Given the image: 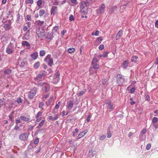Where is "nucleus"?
Returning a JSON list of instances; mask_svg holds the SVG:
<instances>
[{"mask_svg":"<svg viewBox=\"0 0 158 158\" xmlns=\"http://www.w3.org/2000/svg\"><path fill=\"white\" fill-rule=\"evenodd\" d=\"M116 82L119 86H121L125 82L124 76L121 74H118L116 76Z\"/></svg>","mask_w":158,"mask_h":158,"instance_id":"1","label":"nucleus"},{"mask_svg":"<svg viewBox=\"0 0 158 158\" xmlns=\"http://www.w3.org/2000/svg\"><path fill=\"white\" fill-rule=\"evenodd\" d=\"M80 8L81 13H84V15H86L87 14V8L85 2H82L81 3Z\"/></svg>","mask_w":158,"mask_h":158,"instance_id":"2","label":"nucleus"},{"mask_svg":"<svg viewBox=\"0 0 158 158\" xmlns=\"http://www.w3.org/2000/svg\"><path fill=\"white\" fill-rule=\"evenodd\" d=\"M37 91V89L35 87H34L31 89L30 91L28 93L29 98L31 99H33Z\"/></svg>","mask_w":158,"mask_h":158,"instance_id":"3","label":"nucleus"},{"mask_svg":"<svg viewBox=\"0 0 158 158\" xmlns=\"http://www.w3.org/2000/svg\"><path fill=\"white\" fill-rule=\"evenodd\" d=\"M38 85H42L43 86L42 87V90L43 92L44 93H46L48 91L49 89H50V86L49 85L46 83H42V82L40 83H38Z\"/></svg>","mask_w":158,"mask_h":158,"instance_id":"4","label":"nucleus"},{"mask_svg":"<svg viewBox=\"0 0 158 158\" xmlns=\"http://www.w3.org/2000/svg\"><path fill=\"white\" fill-rule=\"evenodd\" d=\"M29 135V133L27 132L21 134L19 136V139L21 141L27 140L28 139Z\"/></svg>","mask_w":158,"mask_h":158,"instance_id":"5","label":"nucleus"},{"mask_svg":"<svg viewBox=\"0 0 158 158\" xmlns=\"http://www.w3.org/2000/svg\"><path fill=\"white\" fill-rule=\"evenodd\" d=\"M44 61L48 63L49 66H51L52 65L53 60L52 58L51 57L50 55H48L44 59Z\"/></svg>","mask_w":158,"mask_h":158,"instance_id":"6","label":"nucleus"},{"mask_svg":"<svg viewBox=\"0 0 158 158\" xmlns=\"http://www.w3.org/2000/svg\"><path fill=\"white\" fill-rule=\"evenodd\" d=\"M60 74L58 71L56 70L53 77V82L54 83H56L59 80Z\"/></svg>","mask_w":158,"mask_h":158,"instance_id":"7","label":"nucleus"},{"mask_svg":"<svg viewBox=\"0 0 158 158\" xmlns=\"http://www.w3.org/2000/svg\"><path fill=\"white\" fill-rule=\"evenodd\" d=\"M152 125H153L155 129H157L158 128V118L154 117L153 118L152 121Z\"/></svg>","mask_w":158,"mask_h":158,"instance_id":"8","label":"nucleus"},{"mask_svg":"<svg viewBox=\"0 0 158 158\" xmlns=\"http://www.w3.org/2000/svg\"><path fill=\"white\" fill-rule=\"evenodd\" d=\"M18 63L19 65L21 67H23L25 66L27 63L26 59L25 58L23 59L19 58L18 61Z\"/></svg>","mask_w":158,"mask_h":158,"instance_id":"9","label":"nucleus"},{"mask_svg":"<svg viewBox=\"0 0 158 158\" xmlns=\"http://www.w3.org/2000/svg\"><path fill=\"white\" fill-rule=\"evenodd\" d=\"M30 116L28 115L27 116H25L23 115H21L19 117L20 119L24 122H27L30 120Z\"/></svg>","mask_w":158,"mask_h":158,"instance_id":"10","label":"nucleus"},{"mask_svg":"<svg viewBox=\"0 0 158 158\" xmlns=\"http://www.w3.org/2000/svg\"><path fill=\"white\" fill-rule=\"evenodd\" d=\"M99 65L98 64H97L94 65H91V67L89 69V72L90 74H93V69H97L99 68Z\"/></svg>","mask_w":158,"mask_h":158,"instance_id":"11","label":"nucleus"},{"mask_svg":"<svg viewBox=\"0 0 158 158\" xmlns=\"http://www.w3.org/2000/svg\"><path fill=\"white\" fill-rule=\"evenodd\" d=\"M30 36V30H27V31L24 35V36L23 38V40H28Z\"/></svg>","mask_w":158,"mask_h":158,"instance_id":"12","label":"nucleus"},{"mask_svg":"<svg viewBox=\"0 0 158 158\" xmlns=\"http://www.w3.org/2000/svg\"><path fill=\"white\" fill-rule=\"evenodd\" d=\"M12 73V70L9 69H5L4 71V74L6 75L8 77H10L11 76Z\"/></svg>","mask_w":158,"mask_h":158,"instance_id":"13","label":"nucleus"},{"mask_svg":"<svg viewBox=\"0 0 158 158\" xmlns=\"http://www.w3.org/2000/svg\"><path fill=\"white\" fill-rule=\"evenodd\" d=\"M43 77H42L40 74L38 75V76L35 79V81L36 82L37 84L38 85V83L42 82L41 80L42 79Z\"/></svg>","mask_w":158,"mask_h":158,"instance_id":"14","label":"nucleus"},{"mask_svg":"<svg viewBox=\"0 0 158 158\" xmlns=\"http://www.w3.org/2000/svg\"><path fill=\"white\" fill-rule=\"evenodd\" d=\"M123 34V31L120 30L118 32L116 36V40H118L120 39L122 35Z\"/></svg>","mask_w":158,"mask_h":158,"instance_id":"15","label":"nucleus"},{"mask_svg":"<svg viewBox=\"0 0 158 158\" xmlns=\"http://www.w3.org/2000/svg\"><path fill=\"white\" fill-rule=\"evenodd\" d=\"M105 6L104 4H102L100 7L97 10V12L99 11L100 13L102 14L103 12Z\"/></svg>","mask_w":158,"mask_h":158,"instance_id":"16","label":"nucleus"},{"mask_svg":"<svg viewBox=\"0 0 158 158\" xmlns=\"http://www.w3.org/2000/svg\"><path fill=\"white\" fill-rule=\"evenodd\" d=\"M129 64V62L128 60L124 61L122 64L123 67L125 69H126L128 67Z\"/></svg>","mask_w":158,"mask_h":158,"instance_id":"17","label":"nucleus"},{"mask_svg":"<svg viewBox=\"0 0 158 158\" xmlns=\"http://www.w3.org/2000/svg\"><path fill=\"white\" fill-rule=\"evenodd\" d=\"M73 103L71 100H69L67 103V107L69 110L71 109L73 106Z\"/></svg>","mask_w":158,"mask_h":158,"instance_id":"18","label":"nucleus"},{"mask_svg":"<svg viewBox=\"0 0 158 158\" xmlns=\"http://www.w3.org/2000/svg\"><path fill=\"white\" fill-rule=\"evenodd\" d=\"M38 53L36 51H35V52L33 53L31 55V58L34 60H36L38 57Z\"/></svg>","mask_w":158,"mask_h":158,"instance_id":"19","label":"nucleus"},{"mask_svg":"<svg viewBox=\"0 0 158 158\" xmlns=\"http://www.w3.org/2000/svg\"><path fill=\"white\" fill-rule=\"evenodd\" d=\"M53 33L52 32L51 33L49 32L47 35L46 38L50 40H52L53 37Z\"/></svg>","mask_w":158,"mask_h":158,"instance_id":"20","label":"nucleus"},{"mask_svg":"<svg viewBox=\"0 0 158 158\" xmlns=\"http://www.w3.org/2000/svg\"><path fill=\"white\" fill-rule=\"evenodd\" d=\"M57 10V7L53 6L51 10V14L54 15L55 14V11Z\"/></svg>","mask_w":158,"mask_h":158,"instance_id":"21","label":"nucleus"},{"mask_svg":"<svg viewBox=\"0 0 158 158\" xmlns=\"http://www.w3.org/2000/svg\"><path fill=\"white\" fill-rule=\"evenodd\" d=\"M138 58L137 56H133L131 57V61L132 62L136 63L137 62V59Z\"/></svg>","mask_w":158,"mask_h":158,"instance_id":"22","label":"nucleus"},{"mask_svg":"<svg viewBox=\"0 0 158 158\" xmlns=\"http://www.w3.org/2000/svg\"><path fill=\"white\" fill-rule=\"evenodd\" d=\"M22 45L23 46H26L27 47H30V44L27 41H23L22 42Z\"/></svg>","mask_w":158,"mask_h":158,"instance_id":"23","label":"nucleus"},{"mask_svg":"<svg viewBox=\"0 0 158 158\" xmlns=\"http://www.w3.org/2000/svg\"><path fill=\"white\" fill-rule=\"evenodd\" d=\"M6 52L8 54H10L13 52V51L9 46H8L6 48Z\"/></svg>","mask_w":158,"mask_h":158,"instance_id":"24","label":"nucleus"},{"mask_svg":"<svg viewBox=\"0 0 158 158\" xmlns=\"http://www.w3.org/2000/svg\"><path fill=\"white\" fill-rule=\"evenodd\" d=\"M87 132V131L86 130H85V131H81L80 133V139L84 136L86 133Z\"/></svg>","mask_w":158,"mask_h":158,"instance_id":"25","label":"nucleus"},{"mask_svg":"<svg viewBox=\"0 0 158 158\" xmlns=\"http://www.w3.org/2000/svg\"><path fill=\"white\" fill-rule=\"evenodd\" d=\"M45 121L44 120H42L39 123L38 126L36 127V128L38 129H40L43 125Z\"/></svg>","mask_w":158,"mask_h":158,"instance_id":"26","label":"nucleus"},{"mask_svg":"<svg viewBox=\"0 0 158 158\" xmlns=\"http://www.w3.org/2000/svg\"><path fill=\"white\" fill-rule=\"evenodd\" d=\"M58 117L57 116V115L56 114V115L54 117H53L52 116H49V119L50 120L54 121L57 120L58 119Z\"/></svg>","mask_w":158,"mask_h":158,"instance_id":"27","label":"nucleus"},{"mask_svg":"<svg viewBox=\"0 0 158 158\" xmlns=\"http://www.w3.org/2000/svg\"><path fill=\"white\" fill-rule=\"evenodd\" d=\"M98 60L96 58H94L92 62V64L91 65H93L95 64H98Z\"/></svg>","mask_w":158,"mask_h":158,"instance_id":"28","label":"nucleus"},{"mask_svg":"<svg viewBox=\"0 0 158 158\" xmlns=\"http://www.w3.org/2000/svg\"><path fill=\"white\" fill-rule=\"evenodd\" d=\"M40 65V62L39 61H38L34 64V67L35 69H37L39 67Z\"/></svg>","mask_w":158,"mask_h":158,"instance_id":"29","label":"nucleus"},{"mask_svg":"<svg viewBox=\"0 0 158 158\" xmlns=\"http://www.w3.org/2000/svg\"><path fill=\"white\" fill-rule=\"evenodd\" d=\"M45 13V11L44 10H41L39 12V16L41 17L43 16Z\"/></svg>","mask_w":158,"mask_h":158,"instance_id":"30","label":"nucleus"},{"mask_svg":"<svg viewBox=\"0 0 158 158\" xmlns=\"http://www.w3.org/2000/svg\"><path fill=\"white\" fill-rule=\"evenodd\" d=\"M40 33L38 34H40L41 35H44V31L42 28H41L39 30Z\"/></svg>","mask_w":158,"mask_h":158,"instance_id":"31","label":"nucleus"},{"mask_svg":"<svg viewBox=\"0 0 158 158\" xmlns=\"http://www.w3.org/2000/svg\"><path fill=\"white\" fill-rule=\"evenodd\" d=\"M14 102H13V101L10 102H9V103L8 108L10 109H11L12 108L13 106L14 105Z\"/></svg>","mask_w":158,"mask_h":158,"instance_id":"32","label":"nucleus"},{"mask_svg":"<svg viewBox=\"0 0 158 158\" xmlns=\"http://www.w3.org/2000/svg\"><path fill=\"white\" fill-rule=\"evenodd\" d=\"M33 0H25V3L26 4H32L33 3Z\"/></svg>","mask_w":158,"mask_h":158,"instance_id":"33","label":"nucleus"},{"mask_svg":"<svg viewBox=\"0 0 158 158\" xmlns=\"http://www.w3.org/2000/svg\"><path fill=\"white\" fill-rule=\"evenodd\" d=\"M47 74V72L45 71H42L40 72V74L42 77H44Z\"/></svg>","mask_w":158,"mask_h":158,"instance_id":"34","label":"nucleus"},{"mask_svg":"<svg viewBox=\"0 0 158 158\" xmlns=\"http://www.w3.org/2000/svg\"><path fill=\"white\" fill-rule=\"evenodd\" d=\"M75 49L74 48H70L68 49V52L69 53H72L75 51Z\"/></svg>","mask_w":158,"mask_h":158,"instance_id":"35","label":"nucleus"},{"mask_svg":"<svg viewBox=\"0 0 158 158\" xmlns=\"http://www.w3.org/2000/svg\"><path fill=\"white\" fill-rule=\"evenodd\" d=\"M45 53V52L44 50L40 51V56H43L44 55Z\"/></svg>","mask_w":158,"mask_h":158,"instance_id":"36","label":"nucleus"},{"mask_svg":"<svg viewBox=\"0 0 158 158\" xmlns=\"http://www.w3.org/2000/svg\"><path fill=\"white\" fill-rule=\"evenodd\" d=\"M58 26H56L55 27H54V28H53L52 30V32L53 33L56 32L58 30Z\"/></svg>","mask_w":158,"mask_h":158,"instance_id":"37","label":"nucleus"},{"mask_svg":"<svg viewBox=\"0 0 158 158\" xmlns=\"http://www.w3.org/2000/svg\"><path fill=\"white\" fill-rule=\"evenodd\" d=\"M15 130L18 131H21L19 127L17 125H16L13 129L14 131H15Z\"/></svg>","mask_w":158,"mask_h":158,"instance_id":"38","label":"nucleus"},{"mask_svg":"<svg viewBox=\"0 0 158 158\" xmlns=\"http://www.w3.org/2000/svg\"><path fill=\"white\" fill-rule=\"evenodd\" d=\"M109 53V52L108 51H105L102 54L103 57H106L108 56V54Z\"/></svg>","mask_w":158,"mask_h":158,"instance_id":"39","label":"nucleus"},{"mask_svg":"<svg viewBox=\"0 0 158 158\" xmlns=\"http://www.w3.org/2000/svg\"><path fill=\"white\" fill-rule=\"evenodd\" d=\"M99 35V31H98L97 30L95 32H93L92 33L93 35L98 36Z\"/></svg>","mask_w":158,"mask_h":158,"instance_id":"40","label":"nucleus"},{"mask_svg":"<svg viewBox=\"0 0 158 158\" xmlns=\"http://www.w3.org/2000/svg\"><path fill=\"white\" fill-rule=\"evenodd\" d=\"M15 131V133L13 134V135L14 136V137H15L16 136H17V135H18L19 133V131L15 130V131H14L13 130V132H14Z\"/></svg>","mask_w":158,"mask_h":158,"instance_id":"41","label":"nucleus"},{"mask_svg":"<svg viewBox=\"0 0 158 158\" xmlns=\"http://www.w3.org/2000/svg\"><path fill=\"white\" fill-rule=\"evenodd\" d=\"M42 112L41 111L39 112L35 116V118H38L42 114Z\"/></svg>","mask_w":158,"mask_h":158,"instance_id":"42","label":"nucleus"},{"mask_svg":"<svg viewBox=\"0 0 158 158\" xmlns=\"http://www.w3.org/2000/svg\"><path fill=\"white\" fill-rule=\"evenodd\" d=\"M78 132V129L76 128L75 129V131L73 132V136H75V135H76V134Z\"/></svg>","mask_w":158,"mask_h":158,"instance_id":"43","label":"nucleus"},{"mask_svg":"<svg viewBox=\"0 0 158 158\" xmlns=\"http://www.w3.org/2000/svg\"><path fill=\"white\" fill-rule=\"evenodd\" d=\"M107 80L106 79H104L102 80V84L105 85L106 84L107 82Z\"/></svg>","mask_w":158,"mask_h":158,"instance_id":"44","label":"nucleus"},{"mask_svg":"<svg viewBox=\"0 0 158 158\" xmlns=\"http://www.w3.org/2000/svg\"><path fill=\"white\" fill-rule=\"evenodd\" d=\"M39 142V139L36 137L35 138L34 141V143L35 144H37Z\"/></svg>","mask_w":158,"mask_h":158,"instance_id":"45","label":"nucleus"},{"mask_svg":"<svg viewBox=\"0 0 158 158\" xmlns=\"http://www.w3.org/2000/svg\"><path fill=\"white\" fill-rule=\"evenodd\" d=\"M42 4V0H38L37 2V5L39 6H40Z\"/></svg>","mask_w":158,"mask_h":158,"instance_id":"46","label":"nucleus"},{"mask_svg":"<svg viewBox=\"0 0 158 158\" xmlns=\"http://www.w3.org/2000/svg\"><path fill=\"white\" fill-rule=\"evenodd\" d=\"M96 153V152L95 151H94L91 152L89 154L91 155L93 157L94 156Z\"/></svg>","mask_w":158,"mask_h":158,"instance_id":"47","label":"nucleus"},{"mask_svg":"<svg viewBox=\"0 0 158 158\" xmlns=\"http://www.w3.org/2000/svg\"><path fill=\"white\" fill-rule=\"evenodd\" d=\"M106 135H102V136H101L100 137V140H103L106 138Z\"/></svg>","mask_w":158,"mask_h":158,"instance_id":"48","label":"nucleus"},{"mask_svg":"<svg viewBox=\"0 0 158 158\" xmlns=\"http://www.w3.org/2000/svg\"><path fill=\"white\" fill-rule=\"evenodd\" d=\"M44 23V21H40L39 20L38 21V24L39 26H41Z\"/></svg>","mask_w":158,"mask_h":158,"instance_id":"49","label":"nucleus"},{"mask_svg":"<svg viewBox=\"0 0 158 158\" xmlns=\"http://www.w3.org/2000/svg\"><path fill=\"white\" fill-rule=\"evenodd\" d=\"M69 20L70 21H73L74 20V18L73 16V15H70V17L69 18Z\"/></svg>","mask_w":158,"mask_h":158,"instance_id":"50","label":"nucleus"},{"mask_svg":"<svg viewBox=\"0 0 158 158\" xmlns=\"http://www.w3.org/2000/svg\"><path fill=\"white\" fill-rule=\"evenodd\" d=\"M111 133L110 131H108L107 133V137L108 138H110L111 137Z\"/></svg>","mask_w":158,"mask_h":158,"instance_id":"51","label":"nucleus"},{"mask_svg":"<svg viewBox=\"0 0 158 158\" xmlns=\"http://www.w3.org/2000/svg\"><path fill=\"white\" fill-rule=\"evenodd\" d=\"M44 105V103L43 102H40L39 104V107L40 108H42Z\"/></svg>","mask_w":158,"mask_h":158,"instance_id":"52","label":"nucleus"},{"mask_svg":"<svg viewBox=\"0 0 158 158\" xmlns=\"http://www.w3.org/2000/svg\"><path fill=\"white\" fill-rule=\"evenodd\" d=\"M27 19L28 21H31V16L30 15H27L26 16Z\"/></svg>","mask_w":158,"mask_h":158,"instance_id":"53","label":"nucleus"},{"mask_svg":"<svg viewBox=\"0 0 158 158\" xmlns=\"http://www.w3.org/2000/svg\"><path fill=\"white\" fill-rule=\"evenodd\" d=\"M34 127V126H29V127L28 128V131H31L33 130Z\"/></svg>","mask_w":158,"mask_h":158,"instance_id":"54","label":"nucleus"},{"mask_svg":"<svg viewBox=\"0 0 158 158\" xmlns=\"http://www.w3.org/2000/svg\"><path fill=\"white\" fill-rule=\"evenodd\" d=\"M4 103V99L2 98L0 99V106H2Z\"/></svg>","mask_w":158,"mask_h":158,"instance_id":"55","label":"nucleus"},{"mask_svg":"<svg viewBox=\"0 0 158 158\" xmlns=\"http://www.w3.org/2000/svg\"><path fill=\"white\" fill-rule=\"evenodd\" d=\"M135 90V88H132L130 90V93L131 94H132L134 93Z\"/></svg>","mask_w":158,"mask_h":158,"instance_id":"56","label":"nucleus"},{"mask_svg":"<svg viewBox=\"0 0 158 158\" xmlns=\"http://www.w3.org/2000/svg\"><path fill=\"white\" fill-rule=\"evenodd\" d=\"M108 107L110 110H112L114 109V106L113 105H111L108 106Z\"/></svg>","mask_w":158,"mask_h":158,"instance_id":"57","label":"nucleus"},{"mask_svg":"<svg viewBox=\"0 0 158 158\" xmlns=\"http://www.w3.org/2000/svg\"><path fill=\"white\" fill-rule=\"evenodd\" d=\"M151 147V145L150 144H148L146 147V149L147 150H149L150 149Z\"/></svg>","mask_w":158,"mask_h":158,"instance_id":"58","label":"nucleus"},{"mask_svg":"<svg viewBox=\"0 0 158 158\" xmlns=\"http://www.w3.org/2000/svg\"><path fill=\"white\" fill-rule=\"evenodd\" d=\"M22 123V120H21L20 118L19 119H16V124H18L19 123Z\"/></svg>","mask_w":158,"mask_h":158,"instance_id":"59","label":"nucleus"},{"mask_svg":"<svg viewBox=\"0 0 158 158\" xmlns=\"http://www.w3.org/2000/svg\"><path fill=\"white\" fill-rule=\"evenodd\" d=\"M22 99H21L20 98H17V102L18 103H21L22 102Z\"/></svg>","mask_w":158,"mask_h":158,"instance_id":"60","label":"nucleus"},{"mask_svg":"<svg viewBox=\"0 0 158 158\" xmlns=\"http://www.w3.org/2000/svg\"><path fill=\"white\" fill-rule=\"evenodd\" d=\"M86 90L85 89H83L80 92V95H82L85 92Z\"/></svg>","mask_w":158,"mask_h":158,"instance_id":"61","label":"nucleus"},{"mask_svg":"<svg viewBox=\"0 0 158 158\" xmlns=\"http://www.w3.org/2000/svg\"><path fill=\"white\" fill-rule=\"evenodd\" d=\"M104 48V45H101L99 47V49L100 50H102Z\"/></svg>","mask_w":158,"mask_h":158,"instance_id":"62","label":"nucleus"},{"mask_svg":"<svg viewBox=\"0 0 158 158\" xmlns=\"http://www.w3.org/2000/svg\"><path fill=\"white\" fill-rule=\"evenodd\" d=\"M91 117V116L90 115H88V116L86 119V121L87 122H89L90 121Z\"/></svg>","mask_w":158,"mask_h":158,"instance_id":"63","label":"nucleus"},{"mask_svg":"<svg viewBox=\"0 0 158 158\" xmlns=\"http://www.w3.org/2000/svg\"><path fill=\"white\" fill-rule=\"evenodd\" d=\"M146 132V130L145 129H143V130H142L141 132V134L143 135V134H144Z\"/></svg>","mask_w":158,"mask_h":158,"instance_id":"64","label":"nucleus"}]
</instances>
